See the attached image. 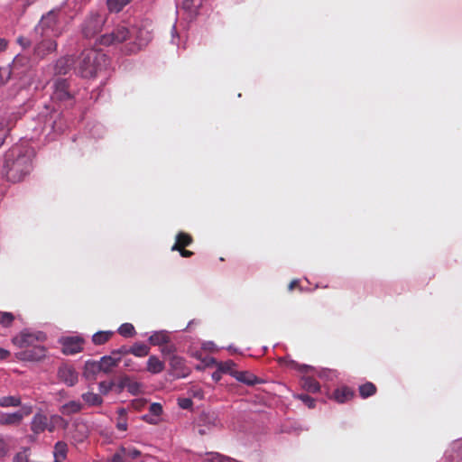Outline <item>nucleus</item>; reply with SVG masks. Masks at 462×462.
Masks as SVG:
<instances>
[{
    "mask_svg": "<svg viewBox=\"0 0 462 462\" xmlns=\"http://www.w3.org/2000/svg\"><path fill=\"white\" fill-rule=\"evenodd\" d=\"M81 398L88 406H100L103 403L102 397L92 392L83 393Z\"/></svg>",
    "mask_w": 462,
    "mask_h": 462,
    "instance_id": "nucleus-30",
    "label": "nucleus"
},
{
    "mask_svg": "<svg viewBox=\"0 0 462 462\" xmlns=\"http://www.w3.org/2000/svg\"><path fill=\"white\" fill-rule=\"evenodd\" d=\"M10 356V352L5 348L0 347V360H5Z\"/></svg>",
    "mask_w": 462,
    "mask_h": 462,
    "instance_id": "nucleus-57",
    "label": "nucleus"
},
{
    "mask_svg": "<svg viewBox=\"0 0 462 462\" xmlns=\"http://www.w3.org/2000/svg\"><path fill=\"white\" fill-rule=\"evenodd\" d=\"M235 378L247 385H254L260 383L257 376L248 371H237V373L235 374Z\"/></svg>",
    "mask_w": 462,
    "mask_h": 462,
    "instance_id": "nucleus-25",
    "label": "nucleus"
},
{
    "mask_svg": "<svg viewBox=\"0 0 462 462\" xmlns=\"http://www.w3.org/2000/svg\"><path fill=\"white\" fill-rule=\"evenodd\" d=\"M236 363L232 360H227L225 362L219 363L217 368L218 371L224 374H228L235 377V374L237 373V370L236 369Z\"/></svg>",
    "mask_w": 462,
    "mask_h": 462,
    "instance_id": "nucleus-35",
    "label": "nucleus"
},
{
    "mask_svg": "<svg viewBox=\"0 0 462 462\" xmlns=\"http://www.w3.org/2000/svg\"><path fill=\"white\" fill-rule=\"evenodd\" d=\"M197 424L199 427V433L200 435H204L206 430L203 427L209 429L211 426H215L217 424V416L214 412H202L197 420Z\"/></svg>",
    "mask_w": 462,
    "mask_h": 462,
    "instance_id": "nucleus-16",
    "label": "nucleus"
},
{
    "mask_svg": "<svg viewBox=\"0 0 462 462\" xmlns=\"http://www.w3.org/2000/svg\"><path fill=\"white\" fill-rule=\"evenodd\" d=\"M161 346V352L163 356L172 355L176 351L175 346L173 344H170V342Z\"/></svg>",
    "mask_w": 462,
    "mask_h": 462,
    "instance_id": "nucleus-45",
    "label": "nucleus"
},
{
    "mask_svg": "<svg viewBox=\"0 0 462 462\" xmlns=\"http://www.w3.org/2000/svg\"><path fill=\"white\" fill-rule=\"evenodd\" d=\"M299 398L307 405L309 408L315 407V400L308 394H300Z\"/></svg>",
    "mask_w": 462,
    "mask_h": 462,
    "instance_id": "nucleus-49",
    "label": "nucleus"
},
{
    "mask_svg": "<svg viewBox=\"0 0 462 462\" xmlns=\"http://www.w3.org/2000/svg\"><path fill=\"white\" fill-rule=\"evenodd\" d=\"M37 31H41L42 37H59L61 34V30L58 26L57 13L51 11L43 16Z\"/></svg>",
    "mask_w": 462,
    "mask_h": 462,
    "instance_id": "nucleus-7",
    "label": "nucleus"
},
{
    "mask_svg": "<svg viewBox=\"0 0 462 462\" xmlns=\"http://www.w3.org/2000/svg\"><path fill=\"white\" fill-rule=\"evenodd\" d=\"M114 335L113 331H98L92 336V342L97 346L106 344Z\"/></svg>",
    "mask_w": 462,
    "mask_h": 462,
    "instance_id": "nucleus-31",
    "label": "nucleus"
},
{
    "mask_svg": "<svg viewBox=\"0 0 462 462\" xmlns=\"http://www.w3.org/2000/svg\"><path fill=\"white\" fill-rule=\"evenodd\" d=\"M31 430L34 434H40L45 430L51 432L53 431L54 427L50 425L49 419L45 414L37 412L32 420Z\"/></svg>",
    "mask_w": 462,
    "mask_h": 462,
    "instance_id": "nucleus-14",
    "label": "nucleus"
},
{
    "mask_svg": "<svg viewBox=\"0 0 462 462\" xmlns=\"http://www.w3.org/2000/svg\"><path fill=\"white\" fill-rule=\"evenodd\" d=\"M129 381H130V377L129 376H127V375L121 376V378L119 380V383H118L119 389L120 390H123L125 388L127 389Z\"/></svg>",
    "mask_w": 462,
    "mask_h": 462,
    "instance_id": "nucleus-53",
    "label": "nucleus"
},
{
    "mask_svg": "<svg viewBox=\"0 0 462 462\" xmlns=\"http://www.w3.org/2000/svg\"><path fill=\"white\" fill-rule=\"evenodd\" d=\"M11 69L8 67L0 68V87L5 85L11 78Z\"/></svg>",
    "mask_w": 462,
    "mask_h": 462,
    "instance_id": "nucleus-41",
    "label": "nucleus"
},
{
    "mask_svg": "<svg viewBox=\"0 0 462 462\" xmlns=\"http://www.w3.org/2000/svg\"><path fill=\"white\" fill-rule=\"evenodd\" d=\"M445 456L448 462H462V440L455 441Z\"/></svg>",
    "mask_w": 462,
    "mask_h": 462,
    "instance_id": "nucleus-17",
    "label": "nucleus"
},
{
    "mask_svg": "<svg viewBox=\"0 0 462 462\" xmlns=\"http://www.w3.org/2000/svg\"><path fill=\"white\" fill-rule=\"evenodd\" d=\"M22 421L23 414H20L17 411L0 414V425L2 426H18Z\"/></svg>",
    "mask_w": 462,
    "mask_h": 462,
    "instance_id": "nucleus-21",
    "label": "nucleus"
},
{
    "mask_svg": "<svg viewBox=\"0 0 462 462\" xmlns=\"http://www.w3.org/2000/svg\"><path fill=\"white\" fill-rule=\"evenodd\" d=\"M43 39L34 47V55L43 59L47 55L54 52L57 49V37H42Z\"/></svg>",
    "mask_w": 462,
    "mask_h": 462,
    "instance_id": "nucleus-12",
    "label": "nucleus"
},
{
    "mask_svg": "<svg viewBox=\"0 0 462 462\" xmlns=\"http://www.w3.org/2000/svg\"><path fill=\"white\" fill-rule=\"evenodd\" d=\"M47 339L46 334L42 331H31L23 329L13 337L12 342L17 347L23 349L43 343Z\"/></svg>",
    "mask_w": 462,
    "mask_h": 462,
    "instance_id": "nucleus-4",
    "label": "nucleus"
},
{
    "mask_svg": "<svg viewBox=\"0 0 462 462\" xmlns=\"http://www.w3.org/2000/svg\"><path fill=\"white\" fill-rule=\"evenodd\" d=\"M51 101L60 106L65 108L71 107L74 105V96L69 90V85L67 79H59L54 82Z\"/></svg>",
    "mask_w": 462,
    "mask_h": 462,
    "instance_id": "nucleus-3",
    "label": "nucleus"
},
{
    "mask_svg": "<svg viewBox=\"0 0 462 462\" xmlns=\"http://www.w3.org/2000/svg\"><path fill=\"white\" fill-rule=\"evenodd\" d=\"M133 0H107L106 6L111 13H119Z\"/></svg>",
    "mask_w": 462,
    "mask_h": 462,
    "instance_id": "nucleus-32",
    "label": "nucleus"
},
{
    "mask_svg": "<svg viewBox=\"0 0 462 462\" xmlns=\"http://www.w3.org/2000/svg\"><path fill=\"white\" fill-rule=\"evenodd\" d=\"M354 396L355 392L347 386H342L340 388H337L333 393V397L335 401L339 403H344L351 400Z\"/></svg>",
    "mask_w": 462,
    "mask_h": 462,
    "instance_id": "nucleus-23",
    "label": "nucleus"
},
{
    "mask_svg": "<svg viewBox=\"0 0 462 462\" xmlns=\"http://www.w3.org/2000/svg\"><path fill=\"white\" fill-rule=\"evenodd\" d=\"M178 403L182 409H189L193 404L190 398H180L178 400Z\"/></svg>",
    "mask_w": 462,
    "mask_h": 462,
    "instance_id": "nucleus-52",
    "label": "nucleus"
},
{
    "mask_svg": "<svg viewBox=\"0 0 462 462\" xmlns=\"http://www.w3.org/2000/svg\"><path fill=\"white\" fill-rule=\"evenodd\" d=\"M201 462H221V458L218 455H211L210 457L204 458Z\"/></svg>",
    "mask_w": 462,
    "mask_h": 462,
    "instance_id": "nucleus-56",
    "label": "nucleus"
},
{
    "mask_svg": "<svg viewBox=\"0 0 462 462\" xmlns=\"http://www.w3.org/2000/svg\"><path fill=\"white\" fill-rule=\"evenodd\" d=\"M73 63L74 60L72 57H62L56 61L54 71L56 74L65 75L69 71Z\"/></svg>",
    "mask_w": 462,
    "mask_h": 462,
    "instance_id": "nucleus-24",
    "label": "nucleus"
},
{
    "mask_svg": "<svg viewBox=\"0 0 462 462\" xmlns=\"http://www.w3.org/2000/svg\"><path fill=\"white\" fill-rule=\"evenodd\" d=\"M121 361L112 353L108 356H104L100 358L99 363L102 368V372L105 374H110L115 367L118 365Z\"/></svg>",
    "mask_w": 462,
    "mask_h": 462,
    "instance_id": "nucleus-19",
    "label": "nucleus"
},
{
    "mask_svg": "<svg viewBox=\"0 0 462 462\" xmlns=\"http://www.w3.org/2000/svg\"><path fill=\"white\" fill-rule=\"evenodd\" d=\"M7 47V41L0 38V52L5 51Z\"/></svg>",
    "mask_w": 462,
    "mask_h": 462,
    "instance_id": "nucleus-63",
    "label": "nucleus"
},
{
    "mask_svg": "<svg viewBox=\"0 0 462 462\" xmlns=\"http://www.w3.org/2000/svg\"><path fill=\"white\" fill-rule=\"evenodd\" d=\"M189 395L191 397L201 400L204 398V393L199 387L193 386L189 389Z\"/></svg>",
    "mask_w": 462,
    "mask_h": 462,
    "instance_id": "nucleus-48",
    "label": "nucleus"
},
{
    "mask_svg": "<svg viewBox=\"0 0 462 462\" xmlns=\"http://www.w3.org/2000/svg\"><path fill=\"white\" fill-rule=\"evenodd\" d=\"M152 34L148 23H141L131 28V40L134 47L131 51H136L145 47L152 40Z\"/></svg>",
    "mask_w": 462,
    "mask_h": 462,
    "instance_id": "nucleus-5",
    "label": "nucleus"
},
{
    "mask_svg": "<svg viewBox=\"0 0 462 462\" xmlns=\"http://www.w3.org/2000/svg\"><path fill=\"white\" fill-rule=\"evenodd\" d=\"M140 390H141V383H139L138 382L132 381L130 379L128 387H127V391L133 395H137L140 393Z\"/></svg>",
    "mask_w": 462,
    "mask_h": 462,
    "instance_id": "nucleus-44",
    "label": "nucleus"
},
{
    "mask_svg": "<svg viewBox=\"0 0 462 462\" xmlns=\"http://www.w3.org/2000/svg\"><path fill=\"white\" fill-rule=\"evenodd\" d=\"M124 452L125 447L120 448L119 450L112 456L109 462H125L126 458L124 455Z\"/></svg>",
    "mask_w": 462,
    "mask_h": 462,
    "instance_id": "nucleus-43",
    "label": "nucleus"
},
{
    "mask_svg": "<svg viewBox=\"0 0 462 462\" xmlns=\"http://www.w3.org/2000/svg\"><path fill=\"white\" fill-rule=\"evenodd\" d=\"M177 251L184 258H189L194 254V253L192 251L187 250L186 247H183V249L177 250Z\"/></svg>",
    "mask_w": 462,
    "mask_h": 462,
    "instance_id": "nucleus-55",
    "label": "nucleus"
},
{
    "mask_svg": "<svg viewBox=\"0 0 462 462\" xmlns=\"http://www.w3.org/2000/svg\"><path fill=\"white\" fill-rule=\"evenodd\" d=\"M118 333L122 337H131L135 334V329L131 323H124L119 327Z\"/></svg>",
    "mask_w": 462,
    "mask_h": 462,
    "instance_id": "nucleus-38",
    "label": "nucleus"
},
{
    "mask_svg": "<svg viewBox=\"0 0 462 462\" xmlns=\"http://www.w3.org/2000/svg\"><path fill=\"white\" fill-rule=\"evenodd\" d=\"M131 354L137 357H143L149 355L150 347L143 343H134L130 348Z\"/></svg>",
    "mask_w": 462,
    "mask_h": 462,
    "instance_id": "nucleus-34",
    "label": "nucleus"
},
{
    "mask_svg": "<svg viewBox=\"0 0 462 462\" xmlns=\"http://www.w3.org/2000/svg\"><path fill=\"white\" fill-rule=\"evenodd\" d=\"M18 42L23 47V48H26L28 46H30V41L25 39V38H18Z\"/></svg>",
    "mask_w": 462,
    "mask_h": 462,
    "instance_id": "nucleus-59",
    "label": "nucleus"
},
{
    "mask_svg": "<svg viewBox=\"0 0 462 462\" xmlns=\"http://www.w3.org/2000/svg\"><path fill=\"white\" fill-rule=\"evenodd\" d=\"M84 339L80 337H68L61 339L62 353L75 355L83 350Z\"/></svg>",
    "mask_w": 462,
    "mask_h": 462,
    "instance_id": "nucleus-11",
    "label": "nucleus"
},
{
    "mask_svg": "<svg viewBox=\"0 0 462 462\" xmlns=\"http://www.w3.org/2000/svg\"><path fill=\"white\" fill-rule=\"evenodd\" d=\"M83 408L84 404L79 401H69L60 408V411L65 416H70L72 414L80 412Z\"/></svg>",
    "mask_w": 462,
    "mask_h": 462,
    "instance_id": "nucleus-22",
    "label": "nucleus"
},
{
    "mask_svg": "<svg viewBox=\"0 0 462 462\" xmlns=\"http://www.w3.org/2000/svg\"><path fill=\"white\" fill-rule=\"evenodd\" d=\"M149 342L152 346H161L170 342V337L165 331H157L150 336Z\"/></svg>",
    "mask_w": 462,
    "mask_h": 462,
    "instance_id": "nucleus-29",
    "label": "nucleus"
},
{
    "mask_svg": "<svg viewBox=\"0 0 462 462\" xmlns=\"http://www.w3.org/2000/svg\"><path fill=\"white\" fill-rule=\"evenodd\" d=\"M102 372L99 361L88 360L84 365V376L86 378L94 377L97 374Z\"/></svg>",
    "mask_w": 462,
    "mask_h": 462,
    "instance_id": "nucleus-28",
    "label": "nucleus"
},
{
    "mask_svg": "<svg viewBox=\"0 0 462 462\" xmlns=\"http://www.w3.org/2000/svg\"><path fill=\"white\" fill-rule=\"evenodd\" d=\"M127 40H131V29L125 24H118L109 33L101 35L97 42L101 45L109 46L122 43Z\"/></svg>",
    "mask_w": 462,
    "mask_h": 462,
    "instance_id": "nucleus-6",
    "label": "nucleus"
},
{
    "mask_svg": "<svg viewBox=\"0 0 462 462\" xmlns=\"http://www.w3.org/2000/svg\"><path fill=\"white\" fill-rule=\"evenodd\" d=\"M129 348L130 347H127L126 346H121L120 348L118 349H115L113 350L111 353L117 356L119 358V360L121 361L122 360V356H125V355H128V354H131V351H129Z\"/></svg>",
    "mask_w": 462,
    "mask_h": 462,
    "instance_id": "nucleus-46",
    "label": "nucleus"
},
{
    "mask_svg": "<svg viewBox=\"0 0 462 462\" xmlns=\"http://www.w3.org/2000/svg\"><path fill=\"white\" fill-rule=\"evenodd\" d=\"M47 349L41 344L23 349L16 353V357L22 361L37 362L45 358Z\"/></svg>",
    "mask_w": 462,
    "mask_h": 462,
    "instance_id": "nucleus-9",
    "label": "nucleus"
},
{
    "mask_svg": "<svg viewBox=\"0 0 462 462\" xmlns=\"http://www.w3.org/2000/svg\"><path fill=\"white\" fill-rule=\"evenodd\" d=\"M124 455L125 458H136L141 455V452L136 448H125Z\"/></svg>",
    "mask_w": 462,
    "mask_h": 462,
    "instance_id": "nucleus-47",
    "label": "nucleus"
},
{
    "mask_svg": "<svg viewBox=\"0 0 462 462\" xmlns=\"http://www.w3.org/2000/svg\"><path fill=\"white\" fill-rule=\"evenodd\" d=\"M46 113L42 112L41 117L44 118L43 129L54 133H62L65 129V123L60 113L54 108L49 113V106H45Z\"/></svg>",
    "mask_w": 462,
    "mask_h": 462,
    "instance_id": "nucleus-8",
    "label": "nucleus"
},
{
    "mask_svg": "<svg viewBox=\"0 0 462 462\" xmlns=\"http://www.w3.org/2000/svg\"><path fill=\"white\" fill-rule=\"evenodd\" d=\"M116 427L118 430L125 431L127 429V423L126 421H119Z\"/></svg>",
    "mask_w": 462,
    "mask_h": 462,
    "instance_id": "nucleus-62",
    "label": "nucleus"
},
{
    "mask_svg": "<svg viewBox=\"0 0 462 462\" xmlns=\"http://www.w3.org/2000/svg\"><path fill=\"white\" fill-rule=\"evenodd\" d=\"M28 461H29V457H28L26 451L18 452L13 459V462H28Z\"/></svg>",
    "mask_w": 462,
    "mask_h": 462,
    "instance_id": "nucleus-51",
    "label": "nucleus"
},
{
    "mask_svg": "<svg viewBox=\"0 0 462 462\" xmlns=\"http://www.w3.org/2000/svg\"><path fill=\"white\" fill-rule=\"evenodd\" d=\"M6 449H5V443L4 439H0V457H3L5 455Z\"/></svg>",
    "mask_w": 462,
    "mask_h": 462,
    "instance_id": "nucleus-60",
    "label": "nucleus"
},
{
    "mask_svg": "<svg viewBox=\"0 0 462 462\" xmlns=\"http://www.w3.org/2000/svg\"><path fill=\"white\" fill-rule=\"evenodd\" d=\"M29 64V59L26 56L18 54L14 57L12 64L13 69L19 68L20 66H27Z\"/></svg>",
    "mask_w": 462,
    "mask_h": 462,
    "instance_id": "nucleus-40",
    "label": "nucleus"
},
{
    "mask_svg": "<svg viewBox=\"0 0 462 462\" xmlns=\"http://www.w3.org/2000/svg\"><path fill=\"white\" fill-rule=\"evenodd\" d=\"M296 287H300V282H299V280H292L289 285H288V290L290 291H291L293 289H295Z\"/></svg>",
    "mask_w": 462,
    "mask_h": 462,
    "instance_id": "nucleus-58",
    "label": "nucleus"
},
{
    "mask_svg": "<svg viewBox=\"0 0 462 462\" xmlns=\"http://www.w3.org/2000/svg\"><path fill=\"white\" fill-rule=\"evenodd\" d=\"M149 411L152 414V415H155V416H159L162 414V407L160 403L158 402H153L150 405L149 407Z\"/></svg>",
    "mask_w": 462,
    "mask_h": 462,
    "instance_id": "nucleus-50",
    "label": "nucleus"
},
{
    "mask_svg": "<svg viewBox=\"0 0 462 462\" xmlns=\"http://www.w3.org/2000/svg\"><path fill=\"white\" fill-rule=\"evenodd\" d=\"M105 23L104 18L99 14H95L88 18L82 28V32L86 38H92L101 32Z\"/></svg>",
    "mask_w": 462,
    "mask_h": 462,
    "instance_id": "nucleus-10",
    "label": "nucleus"
},
{
    "mask_svg": "<svg viewBox=\"0 0 462 462\" xmlns=\"http://www.w3.org/2000/svg\"><path fill=\"white\" fill-rule=\"evenodd\" d=\"M133 364H134V362H133V360H132V359H125V367H130V368H131V370L137 371L138 369H137V368H135V367H134V366H133Z\"/></svg>",
    "mask_w": 462,
    "mask_h": 462,
    "instance_id": "nucleus-61",
    "label": "nucleus"
},
{
    "mask_svg": "<svg viewBox=\"0 0 462 462\" xmlns=\"http://www.w3.org/2000/svg\"><path fill=\"white\" fill-rule=\"evenodd\" d=\"M20 414H23V419L24 416H28L32 412V406L23 405L21 411H18Z\"/></svg>",
    "mask_w": 462,
    "mask_h": 462,
    "instance_id": "nucleus-54",
    "label": "nucleus"
},
{
    "mask_svg": "<svg viewBox=\"0 0 462 462\" xmlns=\"http://www.w3.org/2000/svg\"><path fill=\"white\" fill-rule=\"evenodd\" d=\"M165 368L164 363L156 356H150L147 361L146 370L151 374H159Z\"/></svg>",
    "mask_w": 462,
    "mask_h": 462,
    "instance_id": "nucleus-26",
    "label": "nucleus"
},
{
    "mask_svg": "<svg viewBox=\"0 0 462 462\" xmlns=\"http://www.w3.org/2000/svg\"><path fill=\"white\" fill-rule=\"evenodd\" d=\"M213 377L216 378L217 380L218 379L217 375L216 374H213Z\"/></svg>",
    "mask_w": 462,
    "mask_h": 462,
    "instance_id": "nucleus-64",
    "label": "nucleus"
},
{
    "mask_svg": "<svg viewBox=\"0 0 462 462\" xmlns=\"http://www.w3.org/2000/svg\"><path fill=\"white\" fill-rule=\"evenodd\" d=\"M19 116L16 113H11L0 120V147L3 145L8 133L14 127Z\"/></svg>",
    "mask_w": 462,
    "mask_h": 462,
    "instance_id": "nucleus-15",
    "label": "nucleus"
},
{
    "mask_svg": "<svg viewBox=\"0 0 462 462\" xmlns=\"http://www.w3.org/2000/svg\"><path fill=\"white\" fill-rule=\"evenodd\" d=\"M58 377L68 386H73L78 383L79 374L72 365L64 364L59 367Z\"/></svg>",
    "mask_w": 462,
    "mask_h": 462,
    "instance_id": "nucleus-13",
    "label": "nucleus"
},
{
    "mask_svg": "<svg viewBox=\"0 0 462 462\" xmlns=\"http://www.w3.org/2000/svg\"><path fill=\"white\" fill-rule=\"evenodd\" d=\"M106 61V56L95 49L85 50L79 58V73L82 78L95 77L103 64Z\"/></svg>",
    "mask_w": 462,
    "mask_h": 462,
    "instance_id": "nucleus-2",
    "label": "nucleus"
},
{
    "mask_svg": "<svg viewBox=\"0 0 462 462\" xmlns=\"http://www.w3.org/2000/svg\"><path fill=\"white\" fill-rule=\"evenodd\" d=\"M358 390L360 396L363 399H366L368 397L374 395L376 393L377 388L373 383L366 382L365 383L361 384Z\"/></svg>",
    "mask_w": 462,
    "mask_h": 462,
    "instance_id": "nucleus-33",
    "label": "nucleus"
},
{
    "mask_svg": "<svg viewBox=\"0 0 462 462\" xmlns=\"http://www.w3.org/2000/svg\"><path fill=\"white\" fill-rule=\"evenodd\" d=\"M68 454V445L64 441H58L54 446V462H64Z\"/></svg>",
    "mask_w": 462,
    "mask_h": 462,
    "instance_id": "nucleus-27",
    "label": "nucleus"
},
{
    "mask_svg": "<svg viewBox=\"0 0 462 462\" xmlns=\"http://www.w3.org/2000/svg\"><path fill=\"white\" fill-rule=\"evenodd\" d=\"M34 152L32 148L16 144L5 154L3 172L7 180L20 182L30 174L32 170V158Z\"/></svg>",
    "mask_w": 462,
    "mask_h": 462,
    "instance_id": "nucleus-1",
    "label": "nucleus"
},
{
    "mask_svg": "<svg viewBox=\"0 0 462 462\" xmlns=\"http://www.w3.org/2000/svg\"><path fill=\"white\" fill-rule=\"evenodd\" d=\"M14 316L11 312L0 311V325L3 327H9L13 323Z\"/></svg>",
    "mask_w": 462,
    "mask_h": 462,
    "instance_id": "nucleus-39",
    "label": "nucleus"
},
{
    "mask_svg": "<svg viewBox=\"0 0 462 462\" xmlns=\"http://www.w3.org/2000/svg\"><path fill=\"white\" fill-rule=\"evenodd\" d=\"M193 243V237L189 233L180 231L176 235L175 243L171 246V251L180 250Z\"/></svg>",
    "mask_w": 462,
    "mask_h": 462,
    "instance_id": "nucleus-20",
    "label": "nucleus"
},
{
    "mask_svg": "<svg viewBox=\"0 0 462 462\" xmlns=\"http://www.w3.org/2000/svg\"><path fill=\"white\" fill-rule=\"evenodd\" d=\"M21 405V398L18 396H4L0 398L1 407H17Z\"/></svg>",
    "mask_w": 462,
    "mask_h": 462,
    "instance_id": "nucleus-36",
    "label": "nucleus"
},
{
    "mask_svg": "<svg viewBox=\"0 0 462 462\" xmlns=\"http://www.w3.org/2000/svg\"><path fill=\"white\" fill-rule=\"evenodd\" d=\"M170 365L178 377H184L189 374L185 360L180 356H172L170 359Z\"/></svg>",
    "mask_w": 462,
    "mask_h": 462,
    "instance_id": "nucleus-18",
    "label": "nucleus"
},
{
    "mask_svg": "<svg viewBox=\"0 0 462 462\" xmlns=\"http://www.w3.org/2000/svg\"><path fill=\"white\" fill-rule=\"evenodd\" d=\"M303 387L310 393H317L320 389L319 383L312 377H306L303 379Z\"/></svg>",
    "mask_w": 462,
    "mask_h": 462,
    "instance_id": "nucleus-37",
    "label": "nucleus"
},
{
    "mask_svg": "<svg viewBox=\"0 0 462 462\" xmlns=\"http://www.w3.org/2000/svg\"><path fill=\"white\" fill-rule=\"evenodd\" d=\"M113 386L114 382H100L98 384L99 392L100 393L106 395L113 389Z\"/></svg>",
    "mask_w": 462,
    "mask_h": 462,
    "instance_id": "nucleus-42",
    "label": "nucleus"
}]
</instances>
